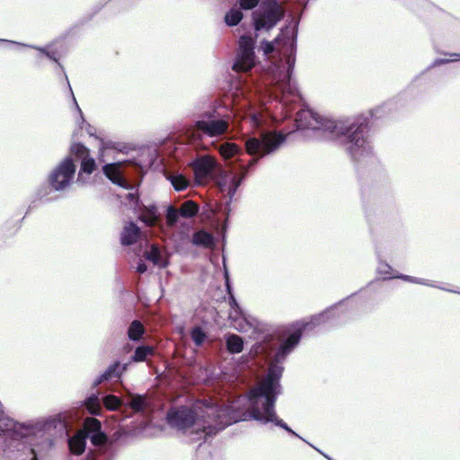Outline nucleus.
<instances>
[{"instance_id": "nucleus-26", "label": "nucleus", "mask_w": 460, "mask_h": 460, "mask_svg": "<svg viewBox=\"0 0 460 460\" xmlns=\"http://www.w3.org/2000/svg\"><path fill=\"white\" fill-rule=\"evenodd\" d=\"M226 348L230 354H239L243 350L244 340L235 333L227 332L224 335Z\"/></svg>"}, {"instance_id": "nucleus-9", "label": "nucleus", "mask_w": 460, "mask_h": 460, "mask_svg": "<svg viewBox=\"0 0 460 460\" xmlns=\"http://www.w3.org/2000/svg\"><path fill=\"white\" fill-rule=\"evenodd\" d=\"M230 115L222 112L218 108L213 107L199 113L190 123L183 125L177 137H172L167 141L172 142L173 151L177 155H185L190 148H206L203 143L205 137L217 138L211 141L212 147L219 152L225 159L233 157L241 153V148L235 143L220 141L228 131Z\"/></svg>"}, {"instance_id": "nucleus-40", "label": "nucleus", "mask_w": 460, "mask_h": 460, "mask_svg": "<svg viewBox=\"0 0 460 460\" xmlns=\"http://www.w3.org/2000/svg\"><path fill=\"white\" fill-rule=\"evenodd\" d=\"M147 270V267L146 263L142 261H138L137 264V271L139 273H145Z\"/></svg>"}, {"instance_id": "nucleus-4", "label": "nucleus", "mask_w": 460, "mask_h": 460, "mask_svg": "<svg viewBox=\"0 0 460 460\" xmlns=\"http://www.w3.org/2000/svg\"><path fill=\"white\" fill-rule=\"evenodd\" d=\"M364 288H361L358 291L341 299L321 313L311 315L309 319L295 321L288 327L269 332L270 335L278 334L279 338H282L283 341L276 349L274 363L270 367L262 381L250 389L244 396L240 397L249 411L250 415L247 417L261 425L271 423L275 427L284 429L290 436L298 437V434L279 418L276 411V402L283 392L280 384L284 372L282 363L298 346L304 332L313 331L315 327L324 323H330L332 326L339 325L341 315L347 314L346 309L339 311V308L344 306L349 299L357 296Z\"/></svg>"}, {"instance_id": "nucleus-21", "label": "nucleus", "mask_w": 460, "mask_h": 460, "mask_svg": "<svg viewBox=\"0 0 460 460\" xmlns=\"http://www.w3.org/2000/svg\"><path fill=\"white\" fill-rule=\"evenodd\" d=\"M188 238L192 245L199 248H213L217 244L215 235L205 229L194 231Z\"/></svg>"}, {"instance_id": "nucleus-16", "label": "nucleus", "mask_w": 460, "mask_h": 460, "mask_svg": "<svg viewBox=\"0 0 460 460\" xmlns=\"http://www.w3.org/2000/svg\"><path fill=\"white\" fill-rule=\"evenodd\" d=\"M129 363L114 360L107 368L97 376L93 382V387H97L102 383L106 382H120L122 376L128 370Z\"/></svg>"}, {"instance_id": "nucleus-46", "label": "nucleus", "mask_w": 460, "mask_h": 460, "mask_svg": "<svg viewBox=\"0 0 460 460\" xmlns=\"http://www.w3.org/2000/svg\"><path fill=\"white\" fill-rule=\"evenodd\" d=\"M398 226L401 227L402 226V223L401 222H398Z\"/></svg>"}, {"instance_id": "nucleus-5", "label": "nucleus", "mask_w": 460, "mask_h": 460, "mask_svg": "<svg viewBox=\"0 0 460 460\" xmlns=\"http://www.w3.org/2000/svg\"><path fill=\"white\" fill-rule=\"evenodd\" d=\"M364 288H361L358 291L341 299L321 313L311 315L309 319L295 321L288 327L269 332L270 335L278 334L279 338H282L283 341L276 349L274 363L270 367L262 381L250 389L244 396L240 397L249 411L250 415L247 417L261 425L271 423L275 427L284 429L290 436L298 437V434L279 418L276 411V402L283 392L280 384L284 372L282 363L298 346L304 332L313 331L315 327L324 323H330L332 326L339 325L341 315L347 314L346 309L339 311V308L344 306L349 299L357 296Z\"/></svg>"}, {"instance_id": "nucleus-18", "label": "nucleus", "mask_w": 460, "mask_h": 460, "mask_svg": "<svg viewBox=\"0 0 460 460\" xmlns=\"http://www.w3.org/2000/svg\"><path fill=\"white\" fill-rule=\"evenodd\" d=\"M199 212V206L192 201L188 200L184 202L179 208H172L168 207L167 216L172 220H178L179 218H192Z\"/></svg>"}, {"instance_id": "nucleus-11", "label": "nucleus", "mask_w": 460, "mask_h": 460, "mask_svg": "<svg viewBox=\"0 0 460 460\" xmlns=\"http://www.w3.org/2000/svg\"><path fill=\"white\" fill-rule=\"evenodd\" d=\"M87 439L93 445L84 460H113L118 450L117 443L102 430V422L90 418L82 431L68 438L67 446L71 453L81 455L85 451Z\"/></svg>"}, {"instance_id": "nucleus-43", "label": "nucleus", "mask_w": 460, "mask_h": 460, "mask_svg": "<svg viewBox=\"0 0 460 460\" xmlns=\"http://www.w3.org/2000/svg\"><path fill=\"white\" fill-rule=\"evenodd\" d=\"M127 199H128V200H131V201H132V200H135V199H136V194H134V193H128V194H127Z\"/></svg>"}, {"instance_id": "nucleus-30", "label": "nucleus", "mask_w": 460, "mask_h": 460, "mask_svg": "<svg viewBox=\"0 0 460 460\" xmlns=\"http://www.w3.org/2000/svg\"><path fill=\"white\" fill-rule=\"evenodd\" d=\"M68 90H69V93L72 96V99H73V103L75 107V110L76 111L78 112L79 114V117H80V122H78V125H79V128H84V127H85V131L87 132V134L90 136V137H94L95 138H98L95 135L96 133V129L93 126H92L91 124H89L84 118V114H83V111L81 110V108L79 107L78 103H77V101L74 95V93H73V90H72V87L70 85V84H68Z\"/></svg>"}, {"instance_id": "nucleus-13", "label": "nucleus", "mask_w": 460, "mask_h": 460, "mask_svg": "<svg viewBox=\"0 0 460 460\" xmlns=\"http://www.w3.org/2000/svg\"><path fill=\"white\" fill-rule=\"evenodd\" d=\"M75 163L80 160V169L77 173L76 182L79 184L87 183V177L90 176L96 169V162L94 158L90 156V150L83 143H73L70 146V154Z\"/></svg>"}, {"instance_id": "nucleus-32", "label": "nucleus", "mask_w": 460, "mask_h": 460, "mask_svg": "<svg viewBox=\"0 0 460 460\" xmlns=\"http://www.w3.org/2000/svg\"><path fill=\"white\" fill-rule=\"evenodd\" d=\"M125 406L132 409L135 412L144 413L147 406V401L144 395L137 394L130 397Z\"/></svg>"}, {"instance_id": "nucleus-38", "label": "nucleus", "mask_w": 460, "mask_h": 460, "mask_svg": "<svg viewBox=\"0 0 460 460\" xmlns=\"http://www.w3.org/2000/svg\"><path fill=\"white\" fill-rule=\"evenodd\" d=\"M297 438L303 440L304 442H305L306 444H308L311 447H313L314 450H316L319 454H321L323 457H325L327 460H334L333 458H332L330 456H328L327 454H325L324 452H323L320 448L314 447L313 444H311L310 442H308L306 439H305L304 438H302L301 436L298 435V437H296Z\"/></svg>"}, {"instance_id": "nucleus-25", "label": "nucleus", "mask_w": 460, "mask_h": 460, "mask_svg": "<svg viewBox=\"0 0 460 460\" xmlns=\"http://www.w3.org/2000/svg\"><path fill=\"white\" fill-rule=\"evenodd\" d=\"M146 330L145 324L139 319H134L127 329V337L129 341L141 343Z\"/></svg>"}, {"instance_id": "nucleus-45", "label": "nucleus", "mask_w": 460, "mask_h": 460, "mask_svg": "<svg viewBox=\"0 0 460 460\" xmlns=\"http://www.w3.org/2000/svg\"><path fill=\"white\" fill-rule=\"evenodd\" d=\"M7 40H8L0 39V42H4V43H8V44H9V42H8Z\"/></svg>"}, {"instance_id": "nucleus-37", "label": "nucleus", "mask_w": 460, "mask_h": 460, "mask_svg": "<svg viewBox=\"0 0 460 460\" xmlns=\"http://www.w3.org/2000/svg\"><path fill=\"white\" fill-rule=\"evenodd\" d=\"M229 305L231 307V312L233 313V315L243 314V311H244L240 305L238 304L237 300L232 296L229 298Z\"/></svg>"}, {"instance_id": "nucleus-29", "label": "nucleus", "mask_w": 460, "mask_h": 460, "mask_svg": "<svg viewBox=\"0 0 460 460\" xmlns=\"http://www.w3.org/2000/svg\"><path fill=\"white\" fill-rule=\"evenodd\" d=\"M243 11L237 6H232L224 16V22L228 27L237 26L243 19Z\"/></svg>"}, {"instance_id": "nucleus-27", "label": "nucleus", "mask_w": 460, "mask_h": 460, "mask_svg": "<svg viewBox=\"0 0 460 460\" xmlns=\"http://www.w3.org/2000/svg\"><path fill=\"white\" fill-rule=\"evenodd\" d=\"M394 278L401 279V280H403V281H406V282L413 283V284L428 286V287L438 288V289H441V290H445V291H447V292L460 294V292H458V291H456V290H453V289H450V288H447L442 287V286H438V285L436 284V282L429 281V279H422V278H417V277L406 275V274H403V273H397L396 275L394 276Z\"/></svg>"}, {"instance_id": "nucleus-19", "label": "nucleus", "mask_w": 460, "mask_h": 460, "mask_svg": "<svg viewBox=\"0 0 460 460\" xmlns=\"http://www.w3.org/2000/svg\"><path fill=\"white\" fill-rule=\"evenodd\" d=\"M164 175L175 191H183L189 187L193 186L191 174L189 177L181 171H166Z\"/></svg>"}, {"instance_id": "nucleus-6", "label": "nucleus", "mask_w": 460, "mask_h": 460, "mask_svg": "<svg viewBox=\"0 0 460 460\" xmlns=\"http://www.w3.org/2000/svg\"><path fill=\"white\" fill-rule=\"evenodd\" d=\"M66 429L64 413L16 421L4 416L0 402V454L10 460H46Z\"/></svg>"}, {"instance_id": "nucleus-2", "label": "nucleus", "mask_w": 460, "mask_h": 460, "mask_svg": "<svg viewBox=\"0 0 460 460\" xmlns=\"http://www.w3.org/2000/svg\"><path fill=\"white\" fill-rule=\"evenodd\" d=\"M243 73L249 74L251 80L239 78L235 90L244 101L243 119L254 132L245 138L246 152L252 156L248 166L252 168L261 158L275 153L287 142L293 131H278L272 126L280 120L295 119L299 107L260 74Z\"/></svg>"}, {"instance_id": "nucleus-22", "label": "nucleus", "mask_w": 460, "mask_h": 460, "mask_svg": "<svg viewBox=\"0 0 460 460\" xmlns=\"http://www.w3.org/2000/svg\"><path fill=\"white\" fill-rule=\"evenodd\" d=\"M103 174L115 185L125 189H130V183L123 179L119 173V163H110L102 166Z\"/></svg>"}, {"instance_id": "nucleus-47", "label": "nucleus", "mask_w": 460, "mask_h": 460, "mask_svg": "<svg viewBox=\"0 0 460 460\" xmlns=\"http://www.w3.org/2000/svg\"><path fill=\"white\" fill-rule=\"evenodd\" d=\"M373 282H368V284L367 285V287H369Z\"/></svg>"}, {"instance_id": "nucleus-31", "label": "nucleus", "mask_w": 460, "mask_h": 460, "mask_svg": "<svg viewBox=\"0 0 460 460\" xmlns=\"http://www.w3.org/2000/svg\"><path fill=\"white\" fill-rule=\"evenodd\" d=\"M159 217L158 208L155 205L145 207L138 218L146 226H154Z\"/></svg>"}, {"instance_id": "nucleus-33", "label": "nucleus", "mask_w": 460, "mask_h": 460, "mask_svg": "<svg viewBox=\"0 0 460 460\" xmlns=\"http://www.w3.org/2000/svg\"><path fill=\"white\" fill-rule=\"evenodd\" d=\"M190 338L197 347H201L207 340L206 332L199 326H195L190 331Z\"/></svg>"}, {"instance_id": "nucleus-8", "label": "nucleus", "mask_w": 460, "mask_h": 460, "mask_svg": "<svg viewBox=\"0 0 460 460\" xmlns=\"http://www.w3.org/2000/svg\"><path fill=\"white\" fill-rule=\"evenodd\" d=\"M164 149L168 155L176 161H181L185 156H190L188 163L190 172L192 176L193 187L213 186L216 188L219 199L217 203V210L224 216L228 217L231 213V203L238 188L248 175L246 167L243 174H236L226 171L217 159L210 154H196L198 149L190 148L185 155H177L173 151L172 142L166 141Z\"/></svg>"}, {"instance_id": "nucleus-1", "label": "nucleus", "mask_w": 460, "mask_h": 460, "mask_svg": "<svg viewBox=\"0 0 460 460\" xmlns=\"http://www.w3.org/2000/svg\"><path fill=\"white\" fill-rule=\"evenodd\" d=\"M299 17H291L279 34L272 41L263 39L259 50L265 58L276 52V44L283 41L284 55L279 54L273 60H266L262 66L254 54L252 65L244 64L232 69L234 72H251L260 74L278 88L299 109L296 113V130L310 129L319 140H333L344 150L353 163L358 178L360 181H377L385 176V170L378 157L373 153L369 141L370 120L379 119L391 115L404 105L406 93H400L381 105L352 118L333 119L315 113L307 108L293 77L296 63V41Z\"/></svg>"}, {"instance_id": "nucleus-17", "label": "nucleus", "mask_w": 460, "mask_h": 460, "mask_svg": "<svg viewBox=\"0 0 460 460\" xmlns=\"http://www.w3.org/2000/svg\"><path fill=\"white\" fill-rule=\"evenodd\" d=\"M7 41L9 42V44L17 45V46H21L23 48H28V49L38 50L40 55L44 56L51 62L56 63L58 65V66L61 69V71L64 75L66 84H70L68 77L65 72V68L62 66V64L59 62V57H58V51L53 49L54 42H49V44H47L45 46H37V45H33V44L22 43V42H18V41H14V40H7Z\"/></svg>"}, {"instance_id": "nucleus-28", "label": "nucleus", "mask_w": 460, "mask_h": 460, "mask_svg": "<svg viewBox=\"0 0 460 460\" xmlns=\"http://www.w3.org/2000/svg\"><path fill=\"white\" fill-rule=\"evenodd\" d=\"M54 191L50 186L48 185H41L40 186L33 196V199L31 201V204L29 205L28 210L26 212V215L30 213L32 209L37 208V201L42 200L44 203H48L52 201V199L48 198V196Z\"/></svg>"}, {"instance_id": "nucleus-39", "label": "nucleus", "mask_w": 460, "mask_h": 460, "mask_svg": "<svg viewBox=\"0 0 460 460\" xmlns=\"http://www.w3.org/2000/svg\"><path fill=\"white\" fill-rule=\"evenodd\" d=\"M224 267H225L224 277H225V279H226V290H227V293L230 294L231 287L229 285V272H228V270H227V268L226 266V262L225 261H224Z\"/></svg>"}, {"instance_id": "nucleus-12", "label": "nucleus", "mask_w": 460, "mask_h": 460, "mask_svg": "<svg viewBox=\"0 0 460 460\" xmlns=\"http://www.w3.org/2000/svg\"><path fill=\"white\" fill-rule=\"evenodd\" d=\"M77 164L72 155H66L49 172L47 182L54 191L64 192L75 182Z\"/></svg>"}, {"instance_id": "nucleus-48", "label": "nucleus", "mask_w": 460, "mask_h": 460, "mask_svg": "<svg viewBox=\"0 0 460 460\" xmlns=\"http://www.w3.org/2000/svg\"><path fill=\"white\" fill-rule=\"evenodd\" d=\"M225 226H226V227L227 226V219L225 222Z\"/></svg>"}, {"instance_id": "nucleus-41", "label": "nucleus", "mask_w": 460, "mask_h": 460, "mask_svg": "<svg viewBox=\"0 0 460 460\" xmlns=\"http://www.w3.org/2000/svg\"><path fill=\"white\" fill-rule=\"evenodd\" d=\"M449 55L452 58L451 61H460V53H450Z\"/></svg>"}, {"instance_id": "nucleus-7", "label": "nucleus", "mask_w": 460, "mask_h": 460, "mask_svg": "<svg viewBox=\"0 0 460 460\" xmlns=\"http://www.w3.org/2000/svg\"><path fill=\"white\" fill-rule=\"evenodd\" d=\"M247 415L249 411L239 398L222 406L208 405L204 409L196 405L172 406L165 414V421L177 431L190 430L191 440L200 441L201 446L234 423L252 420Z\"/></svg>"}, {"instance_id": "nucleus-3", "label": "nucleus", "mask_w": 460, "mask_h": 460, "mask_svg": "<svg viewBox=\"0 0 460 460\" xmlns=\"http://www.w3.org/2000/svg\"><path fill=\"white\" fill-rule=\"evenodd\" d=\"M364 288H361L358 291L341 299L321 313L311 315L309 319L295 321L288 327L269 332L270 335L278 334L279 338H282L283 341L276 349L274 363L270 367L262 381L250 389L244 396L240 397L249 411L250 415L247 417L261 425L271 423L275 427L284 429L290 436L298 437V434L279 418L276 411V402L283 392L280 384L284 372L282 363L298 346L304 332L313 331L315 327L324 323H330L332 326L339 325L341 315L347 314L346 309L339 311V308L344 306L349 299L357 296Z\"/></svg>"}, {"instance_id": "nucleus-14", "label": "nucleus", "mask_w": 460, "mask_h": 460, "mask_svg": "<svg viewBox=\"0 0 460 460\" xmlns=\"http://www.w3.org/2000/svg\"><path fill=\"white\" fill-rule=\"evenodd\" d=\"M232 326L240 332H252V334L261 336V339L265 341L270 336V333H265L266 329L264 325L257 320L255 317L248 314L245 311L243 314L233 315V313L229 314Z\"/></svg>"}, {"instance_id": "nucleus-10", "label": "nucleus", "mask_w": 460, "mask_h": 460, "mask_svg": "<svg viewBox=\"0 0 460 460\" xmlns=\"http://www.w3.org/2000/svg\"><path fill=\"white\" fill-rule=\"evenodd\" d=\"M236 4L242 11L252 10V31H246L240 36L234 68L253 64L258 37L261 33L271 31L285 16L279 0H237Z\"/></svg>"}, {"instance_id": "nucleus-24", "label": "nucleus", "mask_w": 460, "mask_h": 460, "mask_svg": "<svg viewBox=\"0 0 460 460\" xmlns=\"http://www.w3.org/2000/svg\"><path fill=\"white\" fill-rule=\"evenodd\" d=\"M140 235V227L135 222L129 221L120 233V243L122 246H131L138 241Z\"/></svg>"}, {"instance_id": "nucleus-36", "label": "nucleus", "mask_w": 460, "mask_h": 460, "mask_svg": "<svg viewBox=\"0 0 460 460\" xmlns=\"http://www.w3.org/2000/svg\"><path fill=\"white\" fill-rule=\"evenodd\" d=\"M127 147L120 143H116L112 141L104 142L101 140L100 151H103V149H115L121 152H124V149Z\"/></svg>"}, {"instance_id": "nucleus-34", "label": "nucleus", "mask_w": 460, "mask_h": 460, "mask_svg": "<svg viewBox=\"0 0 460 460\" xmlns=\"http://www.w3.org/2000/svg\"><path fill=\"white\" fill-rule=\"evenodd\" d=\"M451 62L450 59H447V58H436L425 70H423L421 73H420L418 75H416L414 77V79L412 80L411 84H410L409 88L411 87H413L414 84L421 78V76L429 70L434 68V67H437V66H442V65H445V64H447Z\"/></svg>"}, {"instance_id": "nucleus-35", "label": "nucleus", "mask_w": 460, "mask_h": 460, "mask_svg": "<svg viewBox=\"0 0 460 460\" xmlns=\"http://www.w3.org/2000/svg\"><path fill=\"white\" fill-rule=\"evenodd\" d=\"M392 270V267L386 261L379 260L376 271L378 274L384 276V280L394 279V276L391 275Z\"/></svg>"}, {"instance_id": "nucleus-42", "label": "nucleus", "mask_w": 460, "mask_h": 460, "mask_svg": "<svg viewBox=\"0 0 460 460\" xmlns=\"http://www.w3.org/2000/svg\"><path fill=\"white\" fill-rule=\"evenodd\" d=\"M134 349H135L134 346L132 344H129V343L125 344L124 347H123V349L126 352H129V351H132V350L134 351Z\"/></svg>"}, {"instance_id": "nucleus-20", "label": "nucleus", "mask_w": 460, "mask_h": 460, "mask_svg": "<svg viewBox=\"0 0 460 460\" xmlns=\"http://www.w3.org/2000/svg\"><path fill=\"white\" fill-rule=\"evenodd\" d=\"M144 258L159 268H166L169 265V255L158 245L152 244L143 252Z\"/></svg>"}, {"instance_id": "nucleus-15", "label": "nucleus", "mask_w": 460, "mask_h": 460, "mask_svg": "<svg viewBox=\"0 0 460 460\" xmlns=\"http://www.w3.org/2000/svg\"><path fill=\"white\" fill-rule=\"evenodd\" d=\"M84 409L92 415H99L102 404L109 411L119 409L124 402L113 394H92L84 402Z\"/></svg>"}, {"instance_id": "nucleus-44", "label": "nucleus", "mask_w": 460, "mask_h": 460, "mask_svg": "<svg viewBox=\"0 0 460 460\" xmlns=\"http://www.w3.org/2000/svg\"><path fill=\"white\" fill-rule=\"evenodd\" d=\"M124 419H125V417H117L116 421H117V422H120V421H122Z\"/></svg>"}, {"instance_id": "nucleus-23", "label": "nucleus", "mask_w": 460, "mask_h": 460, "mask_svg": "<svg viewBox=\"0 0 460 460\" xmlns=\"http://www.w3.org/2000/svg\"><path fill=\"white\" fill-rule=\"evenodd\" d=\"M155 355V349L153 345L141 342L134 349L132 355L127 362L129 363V366L132 363H148L149 359Z\"/></svg>"}]
</instances>
